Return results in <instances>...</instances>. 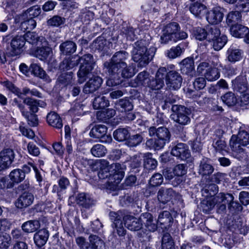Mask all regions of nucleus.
Wrapping results in <instances>:
<instances>
[{
    "label": "nucleus",
    "mask_w": 249,
    "mask_h": 249,
    "mask_svg": "<svg viewBox=\"0 0 249 249\" xmlns=\"http://www.w3.org/2000/svg\"><path fill=\"white\" fill-rule=\"evenodd\" d=\"M172 110L174 112H177L171 115V118L175 122L181 125H186L190 122V118L187 115L189 110L184 106L173 105Z\"/></svg>",
    "instance_id": "6"
},
{
    "label": "nucleus",
    "mask_w": 249,
    "mask_h": 249,
    "mask_svg": "<svg viewBox=\"0 0 249 249\" xmlns=\"http://www.w3.org/2000/svg\"><path fill=\"white\" fill-rule=\"evenodd\" d=\"M107 130V128L105 125H96L90 130L89 135L91 137L99 139L105 136Z\"/></svg>",
    "instance_id": "28"
},
{
    "label": "nucleus",
    "mask_w": 249,
    "mask_h": 249,
    "mask_svg": "<svg viewBox=\"0 0 249 249\" xmlns=\"http://www.w3.org/2000/svg\"><path fill=\"white\" fill-rule=\"evenodd\" d=\"M73 73L68 72L62 73L58 78V81L64 85H67L71 83Z\"/></svg>",
    "instance_id": "52"
},
{
    "label": "nucleus",
    "mask_w": 249,
    "mask_h": 249,
    "mask_svg": "<svg viewBox=\"0 0 249 249\" xmlns=\"http://www.w3.org/2000/svg\"><path fill=\"white\" fill-rule=\"evenodd\" d=\"M107 152L106 147L101 144H96L93 145L90 149L91 153L95 157H103L106 155Z\"/></svg>",
    "instance_id": "44"
},
{
    "label": "nucleus",
    "mask_w": 249,
    "mask_h": 249,
    "mask_svg": "<svg viewBox=\"0 0 249 249\" xmlns=\"http://www.w3.org/2000/svg\"><path fill=\"white\" fill-rule=\"evenodd\" d=\"M205 78L209 81H213L220 77V72L216 68H210L206 70L204 74Z\"/></svg>",
    "instance_id": "40"
},
{
    "label": "nucleus",
    "mask_w": 249,
    "mask_h": 249,
    "mask_svg": "<svg viewBox=\"0 0 249 249\" xmlns=\"http://www.w3.org/2000/svg\"><path fill=\"white\" fill-rule=\"evenodd\" d=\"M91 247L93 249H102L104 245V242L97 236L91 235L89 237Z\"/></svg>",
    "instance_id": "48"
},
{
    "label": "nucleus",
    "mask_w": 249,
    "mask_h": 249,
    "mask_svg": "<svg viewBox=\"0 0 249 249\" xmlns=\"http://www.w3.org/2000/svg\"><path fill=\"white\" fill-rule=\"evenodd\" d=\"M32 72L36 76L42 79L46 78L47 75L45 71L38 65L34 64L31 65Z\"/></svg>",
    "instance_id": "60"
},
{
    "label": "nucleus",
    "mask_w": 249,
    "mask_h": 249,
    "mask_svg": "<svg viewBox=\"0 0 249 249\" xmlns=\"http://www.w3.org/2000/svg\"><path fill=\"white\" fill-rule=\"evenodd\" d=\"M223 102L228 106H233L237 102V99L232 92H228L221 96Z\"/></svg>",
    "instance_id": "46"
},
{
    "label": "nucleus",
    "mask_w": 249,
    "mask_h": 249,
    "mask_svg": "<svg viewBox=\"0 0 249 249\" xmlns=\"http://www.w3.org/2000/svg\"><path fill=\"white\" fill-rule=\"evenodd\" d=\"M136 72L135 65L132 64L127 66L126 63H122L118 67V73L116 74L117 77H120L119 74L121 73V75L123 78H129L133 76Z\"/></svg>",
    "instance_id": "18"
},
{
    "label": "nucleus",
    "mask_w": 249,
    "mask_h": 249,
    "mask_svg": "<svg viewBox=\"0 0 249 249\" xmlns=\"http://www.w3.org/2000/svg\"><path fill=\"white\" fill-rule=\"evenodd\" d=\"M177 195L171 188H160L158 193V199L160 203L165 204L175 198Z\"/></svg>",
    "instance_id": "17"
},
{
    "label": "nucleus",
    "mask_w": 249,
    "mask_h": 249,
    "mask_svg": "<svg viewBox=\"0 0 249 249\" xmlns=\"http://www.w3.org/2000/svg\"><path fill=\"white\" fill-rule=\"evenodd\" d=\"M25 42L38 47H47L48 43L44 37H38L34 33L28 32L24 35Z\"/></svg>",
    "instance_id": "15"
},
{
    "label": "nucleus",
    "mask_w": 249,
    "mask_h": 249,
    "mask_svg": "<svg viewBox=\"0 0 249 249\" xmlns=\"http://www.w3.org/2000/svg\"><path fill=\"white\" fill-rule=\"evenodd\" d=\"M117 218V217H116ZM114 225L118 235L120 236H124L126 234V230L123 227L122 221L119 218L114 220Z\"/></svg>",
    "instance_id": "61"
},
{
    "label": "nucleus",
    "mask_w": 249,
    "mask_h": 249,
    "mask_svg": "<svg viewBox=\"0 0 249 249\" xmlns=\"http://www.w3.org/2000/svg\"><path fill=\"white\" fill-rule=\"evenodd\" d=\"M10 236L6 233L0 235V249H7L11 244Z\"/></svg>",
    "instance_id": "56"
},
{
    "label": "nucleus",
    "mask_w": 249,
    "mask_h": 249,
    "mask_svg": "<svg viewBox=\"0 0 249 249\" xmlns=\"http://www.w3.org/2000/svg\"><path fill=\"white\" fill-rule=\"evenodd\" d=\"M164 85V82L160 78L157 77L156 79L150 80L147 86L152 89L158 90L160 89Z\"/></svg>",
    "instance_id": "54"
},
{
    "label": "nucleus",
    "mask_w": 249,
    "mask_h": 249,
    "mask_svg": "<svg viewBox=\"0 0 249 249\" xmlns=\"http://www.w3.org/2000/svg\"><path fill=\"white\" fill-rule=\"evenodd\" d=\"M171 154L181 160H190L191 158V154L187 145L183 143H178L172 148Z\"/></svg>",
    "instance_id": "11"
},
{
    "label": "nucleus",
    "mask_w": 249,
    "mask_h": 249,
    "mask_svg": "<svg viewBox=\"0 0 249 249\" xmlns=\"http://www.w3.org/2000/svg\"><path fill=\"white\" fill-rule=\"evenodd\" d=\"M242 15L238 11H231L227 16L226 22L228 25L232 27L241 22Z\"/></svg>",
    "instance_id": "29"
},
{
    "label": "nucleus",
    "mask_w": 249,
    "mask_h": 249,
    "mask_svg": "<svg viewBox=\"0 0 249 249\" xmlns=\"http://www.w3.org/2000/svg\"><path fill=\"white\" fill-rule=\"evenodd\" d=\"M224 193H221L212 198L203 201L202 204L203 211L206 212L212 210L215 205H219L221 203L223 202Z\"/></svg>",
    "instance_id": "19"
},
{
    "label": "nucleus",
    "mask_w": 249,
    "mask_h": 249,
    "mask_svg": "<svg viewBox=\"0 0 249 249\" xmlns=\"http://www.w3.org/2000/svg\"><path fill=\"white\" fill-rule=\"evenodd\" d=\"M15 153L13 149L5 148L0 152V171L9 168L13 162Z\"/></svg>",
    "instance_id": "8"
},
{
    "label": "nucleus",
    "mask_w": 249,
    "mask_h": 249,
    "mask_svg": "<svg viewBox=\"0 0 249 249\" xmlns=\"http://www.w3.org/2000/svg\"><path fill=\"white\" fill-rule=\"evenodd\" d=\"M236 137L243 146L249 144V134L246 131L244 130L239 131Z\"/></svg>",
    "instance_id": "59"
},
{
    "label": "nucleus",
    "mask_w": 249,
    "mask_h": 249,
    "mask_svg": "<svg viewBox=\"0 0 249 249\" xmlns=\"http://www.w3.org/2000/svg\"><path fill=\"white\" fill-rule=\"evenodd\" d=\"M47 121L49 125L57 129H60L63 126L61 119L55 112H51L48 114Z\"/></svg>",
    "instance_id": "27"
},
{
    "label": "nucleus",
    "mask_w": 249,
    "mask_h": 249,
    "mask_svg": "<svg viewBox=\"0 0 249 249\" xmlns=\"http://www.w3.org/2000/svg\"><path fill=\"white\" fill-rule=\"evenodd\" d=\"M23 102L29 106L30 110L33 113L37 112L38 107H42L44 105V103L43 101H37L29 97L26 98Z\"/></svg>",
    "instance_id": "34"
},
{
    "label": "nucleus",
    "mask_w": 249,
    "mask_h": 249,
    "mask_svg": "<svg viewBox=\"0 0 249 249\" xmlns=\"http://www.w3.org/2000/svg\"><path fill=\"white\" fill-rule=\"evenodd\" d=\"M41 13V9L38 6H35L28 9L27 11L22 15L24 19L29 16L33 18L37 17Z\"/></svg>",
    "instance_id": "57"
},
{
    "label": "nucleus",
    "mask_w": 249,
    "mask_h": 249,
    "mask_svg": "<svg viewBox=\"0 0 249 249\" xmlns=\"http://www.w3.org/2000/svg\"><path fill=\"white\" fill-rule=\"evenodd\" d=\"M162 249H174V242L170 234H164L162 239Z\"/></svg>",
    "instance_id": "49"
},
{
    "label": "nucleus",
    "mask_w": 249,
    "mask_h": 249,
    "mask_svg": "<svg viewBox=\"0 0 249 249\" xmlns=\"http://www.w3.org/2000/svg\"><path fill=\"white\" fill-rule=\"evenodd\" d=\"M36 21L32 17L24 20L21 22L20 27L21 30L24 31L30 32V30L34 29L36 26Z\"/></svg>",
    "instance_id": "47"
},
{
    "label": "nucleus",
    "mask_w": 249,
    "mask_h": 249,
    "mask_svg": "<svg viewBox=\"0 0 249 249\" xmlns=\"http://www.w3.org/2000/svg\"><path fill=\"white\" fill-rule=\"evenodd\" d=\"M22 115L27 119L28 124L33 126H36L38 124L37 116L34 113H30L28 111H22Z\"/></svg>",
    "instance_id": "58"
},
{
    "label": "nucleus",
    "mask_w": 249,
    "mask_h": 249,
    "mask_svg": "<svg viewBox=\"0 0 249 249\" xmlns=\"http://www.w3.org/2000/svg\"><path fill=\"white\" fill-rule=\"evenodd\" d=\"M128 138L126 143L130 147L137 146L141 142L142 140V137L139 134L131 136Z\"/></svg>",
    "instance_id": "55"
},
{
    "label": "nucleus",
    "mask_w": 249,
    "mask_h": 249,
    "mask_svg": "<svg viewBox=\"0 0 249 249\" xmlns=\"http://www.w3.org/2000/svg\"><path fill=\"white\" fill-rule=\"evenodd\" d=\"M109 102L105 96H98L94 98L93 107L94 109H101L107 107Z\"/></svg>",
    "instance_id": "42"
},
{
    "label": "nucleus",
    "mask_w": 249,
    "mask_h": 249,
    "mask_svg": "<svg viewBox=\"0 0 249 249\" xmlns=\"http://www.w3.org/2000/svg\"><path fill=\"white\" fill-rule=\"evenodd\" d=\"M3 42L6 45L10 43L11 47H24L26 43L24 36H17L11 39V36L8 35L3 38Z\"/></svg>",
    "instance_id": "20"
},
{
    "label": "nucleus",
    "mask_w": 249,
    "mask_h": 249,
    "mask_svg": "<svg viewBox=\"0 0 249 249\" xmlns=\"http://www.w3.org/2000/svg\"><path fill=\"white\" fill-rule=\"evenodd\" d=\"M148 75V73L145 71L139 73L135 79V86L141 85L147 86L148 83L149 82Z\"/></svg>",
    "instance_id": "41"
},
{
    "label": "nucleus",
    "mask_w": 249,
    "mask_h": 249,
    "mask_svg": "<svg viewBox=\"0 0 249 249\" xmlns=\"http://www.w3.org/2000/svg\"><path fill=\"white\" fill-rule=\"evenodd\" d=\"M82 65L77 72L78 82L80 84L84 83L89 72L93 69V60L91 54L84 55L80 58Z\"/></svg>",
    "instance_id": "5"
},
{
    "label": "nucleus",
    "mask_w": 249,
    "mask_h": 249,
    "mask_svg": "<svg viewBox=\"0 0 249 249\" xmlns=\"http://www.w3.org/2000/svg\"><path fill=\"white\" fill-rule=\"evenodd\" d=\"M190 11L195 17L201 18L206 13L207 7L200 2H195L190 6Z\"/></svg>",
    "instance_id": "25"
},
{
    "label": "nucleus",
    "mask_w": 249,
    "mask_h": 249,
    "mask_svg": "<svg viewBox=\"0 0 249 249\" xmlns=\"http://www.w3.org/2000/svg\"><path fill=\"white\" fill-rule=\"evenodd\" d=\"M227 175L225 173L217 172L214 174L211 177V180L212 182L216 184H220L222 183L227 182Z\"/></svg>",
    "instance_id": "51"
},
{
    "label": "nucleus",
    "mask_w": 249,
    "mask_h": 249,
    "mask_svg": "<svg viewBox=\"0 0 249 249\" xmlns=\"http://www.w3.org/2000/svg\"><path fill=\"white\" fill-rule=\"evenodd\" d=\"M114 138L118 141H124L127 140L129 137V133L126 128H118L113 133Z\"/></svg>",
    "instance_id": "43"
},
{
    "label": "nucleus",
    "mask_w": 249,
    "mask_h": 249,
    "mask_svg": "<svg viewBox=\"0 0 249 249\" xmlns=\"http://www.w3.org/2000/svg\"><path fill=\"white\" fill-rule=\"evenodd\" d=\"M163 177L160 174H154L150 178L149 183L151 186L156 187L160 185L163 182Z\"/></svg>",
    "instance_id": "64"
},
{
    "label": "nucleus",
    "mask_w": 249,
    "mask_h": 249,
    "mask_svg": "<svg viewBox=\"0 0 249 249\" xmlns=\"http://www.w3.org/2000/svg\"><path fill=\"white\" fill-rule=\"evenodd\" d=\"M123 221L125 227L130 231H137L142 228L141 216L139 218H137L133 215L127 214L124 216Z\"/></svg>",
    "instance_id": "12"
},
{
    "label": "nucleus",
    "mask_w": 249,
    "mask_h": 249,
    "mask_svg": "<svg viewBox=\"0 0 249 249\" xmlns=\"http://www.w3.org/2000/svg\"><path fill=\"white\" fill-rule=\"evenodd\" d=\"M228 59L231 62L239 61L242 57V52L238 49L229 48L227 52Z\"/></svg>",
    "instance_id": "39"
},
{
    "label": "nucleus",
    "mask_w": 249,
    "mask_h": 249,
    "mask_svg": "<svg viewBox=\"0 0 249 249\" xmlns=\"http://www.w3.org/2000/svg\"><path fill=\"white\" fill-rule=\"evenodd\" d=\"M180 69L183 73L189 74L195 70L194 62L193 59L186 58L181 63Z\"/></svg>",
    "instance_id": "32"
},
{
    "label": "nucleus",
    "mask_w": 249,
    "mask_h": 249,
    "mask_svg": "<svg viewBox=\"0 0 249 249\" xmlns=\"http://www.w3.org/2000/svg\"><path fill=\"white\" fill-rule=\"evenodd\" d=\"M213 146L217 152L223 154L227 152V144L224 140L219 139L213 143Z\"/></svg>",
    "instance_id": "53"
},
{
    "label": "nucleus",
    "mask_w": 249,
    "mask_h": 249,
    "mask_svg": "<svg viewBox=\"0 0 249 249\" xmlns=\"http://www.w3.org/2000/svg\"><path fill=\"white\" fill-rule=\"evenodd\" d=\"M141 221L142 226L150 231H154L157 230V225L153 221V215L149 213H145L141 215Z\"/></svg>",
    "instance_id": "21"
},
{
    "label": "nucleus",
    "mask_w": 249,
    "mask_h": 249,
    "mask_svg": "<svg viewBox=\"0 0 249 249\" xmlns=\"http://www.w3.org/2000/svg\"><path fill=\"white\" fill-rule=\"evenodd\" d=\"M206 19L208 22L212 24L220 23L223 18V14L220 7H216L210 11H207Z\"/></svg>",
    "instance_id": "16"
},
{
    "label": "nucleus",
    "mask_w": 249,
    "mask_h": 249,
    "mask_svg": "<svg viewBox=\"0 0 249 249\" xmlns=\"http://www.w3.org/2000/svg\"><path fill=\"white\" fill-rule=\"evenodd\" d=\"M155 48H134L132 58L134 61L138 62V67H143L147 65L154 56Z\"/></svg>",
    "instance_id": "3"
},
{
    "label": "nucleus",
    "mask_w": 249,
    "mask_h": 249,
    "mask_svg": "<svg viewBox=\"0 0 249 249\" xmlns=\"http://www.w3.org/2000/svg\"><path fill=\"white\" fill-rule=\"evenodd\" d=\"M89 164L92 170L99 171L98 175L101 179L108 178L110 181L117 184L124 177V168L119 163L109 164L107 160L100 159L90 160Z\"/></svg>",
    "instance_id": "1"
},
{
    "label": "nucleus",
    "mask_w": 249,
    "mask_h": 249,
    "mask_svg": "<svg viewBox=\"0 0 249 249\" xmlns=\"http://www.w3.org/2000/svg\"><path fill=\"white\" fill-rule=\"evenodd\" d=\"M102 79L99 76H94L85 84L83 91L86 94L91 93L96 91L101 86Z\"/></svg>",
    "instance_id": "14"
},
{
    "label": "nucleus",
    "mask_w": 249,
    "mask_h": 249,
    "mask_svg": "<svg viewBox=\"0 0 249 249\" xmlns=\"http://www.w3.org/2000/svg\"><path fill=\"white\" fill-rule=\"evenodd\" d=\"M79 61H80V59L77 56L65 58L60 64L59 69L62 71L72 69L78 65Z\"/></svg>",
    "instance_id": "23"
},
{
    "label": "nucleus",
    "mask_w": 249,
    "mask_h": 249,
    "mask_svg": "<svg viewBox=\"0 0 249 249\" xmlns=\"http://www.w3.org/2000/svg\"><path fill=\"white\" fill-rule=\"evenodd\" d=\"M118 108L119 107L122 108V111H129L132 109L133 106L131 103L127 99H121L116 104Z\"/></svg>",
    "instance_id": "63"
},
{
    "label": "nucleus",
    "mask_w": 249,
    "mask_h": 249,
    "mask_svg": "<svg viewBox=\"0 0 249 249\" xmlns=\"http://www.w3.org/2000/svg\"><path fill=\"white\" fill-rule=\"evenodd\" d=\"M127 56V53L125 52H118L112 57L111 62L108 66V72L110 74L114 75L118 73V67L121 64L125 63L124 60Z\"/></svg>",
    "instance_id": "9"
},
{
    "label": "nucleus",
    "mask_w": 249,
    "mask_h": 249,
    "mask_svg": "<svg viewBox=\"0 0 249 249\" xmlns=\"http://www.w3.org/2000/svg\"><path fill=\"white\" fill-rule=\"evenodd\" d=\"M182 52V49L181 48H171L167 50L166 54L168 58L174 59L180 56Z\"/></svg>",
    "instance_id": "62"
},
{
    "label": "nucleus",
    "mask_w": 249,
    "mask_h": 249,
    "mask_svg": "<svg viewBox=\"0 0 249 249\" xmlns=\"http://www.w3.org/2000/svg\"><path fill=\"white\" fill-rule=\"evenodd\" d=\"M214 167L207 159L201 160L198 168V173L202 176H210L213 173Z\"/></svg>",
    "instance_id": "22"
},
{
    "label": "nucleus",
    "mask_w": 249,
    "mask_h": 249,
    "mask_svg": "<svg viewBox=\"0 0 249 249\" xmlns=\"http://www.w3.org/2000/svg\"><path fill=\"white\" fill-rule=\"evenodd\" d=\"M156 140L150 139L146 142V145L150 149H162L167 142H169L170 134L169 130L164 127L157 128Z\"/></svg>",
    "instance_id": "2"
},
{
    "label": "nucleus",
    "mask_w": 249,
    "mask_h": 249,
    "mask_svg": "<svg viewBox=\"0 0 249 249\" xmlns=\"http://www.w3.org/2000/svg\"><path fill=\"white\" fill-rule=\"evenodd\" d=\"M40 227V223L38 220H30L24 222L22 225V230L26 232H33Z\"/></svg>",
    "instance_id": "35"
},
{
    "label": "nucleus",
    "mask_w": 249,
    "mask_h": 249,
    "mask_svg": "<svg viewBox=\"0 0 249 249\" xmlns=\"http://www.w3.org/2000/svg\"><path fill=\"white\" fill-rule=\"evenodd\" d=\"M48 237V231L46 229H42L35 234L34 239L36 245L38 247H41L46 244Z\"/></svg>",
    "instance_id": "26"
},
{
    "label": "nucleus",
    "mask_w": 249,
    "mask_h": 249,
    "mask_svg": "<svg viewBox=\"0 0 249 249\" xmlns=\"http://www.w3.org/2000/svg\"><path fill=\"white\" fill-rule=\"evenodd\" d=\"M231 35L236 37H242L249 32V28L241 24H237L231 27Z\"/></svg>",
    "instance_id": "31"
},
{
    "label": "nucleus",
    "mask_w": 249,
    "mask_h": 249,
    "mask_svg": "<svg viewBox=\"0 0 249 249\" xmlns=\"http://www.w3.org/2000/svg\"><path fill=\"white\" fill-rule=\"evenodd\" d=\"M32 193L24 192L22 193L15 202V206L18 209H25L31 205L34 201Z\"/></svg>",
    "instance_id": "13"
},
{
    "label": "nucleus",
    "mask_w": 249,
    "mask_h": 249,
    "mask_svg": "<svg viewBox=\"0 0 249 249\" xmlns=\"http://www.w3.org/2000/svg\"><path fill=\"white\" fill-rule=\"evenodd\" d=\"M207 29L208 30V40L210 43L207 45H211L213 47H224L227 42V37L225 36H219L220 31L219 28L215 26H208Z\"/></svg>",
    "instance_id": "4"
},
{
    "label": "nucleus",
    "mask_w": 249,
    "mask_h": 249,
    "mask_svg": "<svg viewBox=\"0 0 249 249\" xmlns=\"http://www.w3.org/2000/svg\"><path fill=\"white\" fill-rule=\"evenodd\" d=\"M230 145L232 150L236 153H241L243 151V146L240 142L238 141L236 135H232L230 141Z\"/></svg>",
    "instance_id": "45"
},
{
    "label": "nucleus",
    "mask_w": 249,
    "mask_h": 249,
    "mask_svg": "<svg viewBox=\"0 0 249 249\" xmlns=\"http://www.w3.org/2000/svg\"><path fill=\"white\" fill-rule=\"evenodd\" d=\"M179 30L180 26L177 22H173L167 24L163 30V35L160 37L161 43H166L172 40L176 41Z\"/></svg>",
    "instance_id": "7"
},
{
    "label": "nucleus",
    "mask_w": 249,
    "mask_h": 249,
    "mask_svg": "<svg viewBox=\"0 0 249 249\" xmlns=\"http://www.w3.org/2000/svg\"><path fill=\"white\" fill-rule=\"evenodd\" d=\"M223 202L228 204V209L231 212H234L236 210H239L241 208V206L236 201H233L234 197L230 194H224L223 196Z\"/></svg>",
    "instance_id": "30"
},
{
    "label": "nucleus",
    "mask_w": 249,
    "mask_h": 249,
    "mask_svg": "<svg viewBox=\"0 0 249 249\" xmlns=\"http://www.w3.org/2000/svg\"><path fill=\"white\" fill-rule=\"evenodd\" d=\"M144 166L148 170H153L157 166V161L152 158L151 153H147L144 154Z\"/></svg>",
    "instance_id": "37"
},
{
    "label": "nucleus",
    "mask_w": 249,
    "mask_h": 249,
    "mask_svg": "<svg viewBox=\"0 0 249 249\" xmlns=\"http://www.w3.org/2000/svg\"><path fill=\"white\" fill-rule=\"evenodd\" d=\"M77 204L85 208H89L93 204V200L85 193H80L76 198Z\"/></svg>",
    "instance_id": "33"
},
{
    "label": "nucleus",
    "mask_w": 249,
    "mask_h": 249,
    "mask_svg": "<svg viewBox=\"0 0 249 249\" xmlns=\"http://www.w3.org/2000/svg\"><path fill=\"white\" fill-rule=\"evenodd\" d=\"M165 82L169 89L176 90L181 87L182 78L178 72L171 71L166 74Z\"/></svg>",
    "instance_id": "10"
},
{
    "label": "nucleus",
    "mask_w": 249,
    "mask_h": 249,
    "mask_svg": "<svg viewBox=\"0 0 249 249\" xmlns=\"http://www.w3.org/2000/svg\"><path fill=\"white\" fill-rule=\"evenodd\" d=\"M51 52V48H31L29 53L39 58L41 60L45 59Z\"/></svg>",
    "instance_id": "24"
},
{
    "label": "nucleus",
    "mask_w": 249,
    "mask_h": 249,
    "mask_svg": "<svg viewBox=\"0 0 249 249\" xmlns=\"http://www.w3.org/2000/svg\"><path fill=\"white\" fill-rule=\"evenodd\" d=\"M207 31L201 27H196L194 29L193 31V36L197 40H202L205 38L208 39V30Z\"/></svg>",
    "instance_id": "50"
},
{
    "label": "nucleus",
    "mask_w": 249,
    "mask_h": 249,
    "mask_svg": "<svg viewBox=\"0 0 249 249\" xmlns=\"http://www.w3.org/2000/svg\"><path fill=\"white\" fill-rule=\"evenodd\" d=\"M172 220V216L168 211H163L159 215L158 223L161 225H164V228L170 225Z\"/></svg>",
    "instance_id": "38"
},
{
    "label": "nucleus",
    "mask_w": 249,
    "mask_h": 249,
    "mask_svg": "<svg viewBox=\"0 0 249 249\" xmlns=\"http://www.w3.org/2000/svg\"><path fill=\"white\" fill-rule=\"evenodd\" d=\"M9 177L13 182L18 183L25 178V175L21 169H16L10 172Z\"/></svg>",
    "instance_id": "36"
}]
</instances>
